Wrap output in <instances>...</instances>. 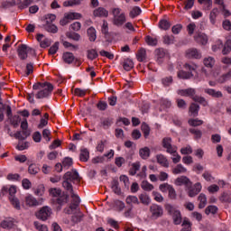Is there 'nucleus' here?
<instances>
[{
	"label": "nucleus",
	"mask_w": 231,
	"mask_h": 231,
	"mask_svg": "<svg viewBox=\"0 0 231 231\" xmlns=\"http://www.w3.org/2000/svg\"><path fill=\"white\" fill-rule=\"evenodd\" d=\"M63 182L62 186L65 190H68L71 195L72 198V203H76V205H80V198L78 197L75 192H73V185H71L72 181L73 183H80V175H79V171L77 170H72L70 171H67L63 175Z\"/></svg>",
	"instance_id": "obj_1"
},
{
	"label": "nucleus",
	"mask_w": 231,
	"mask_h": 231,
	"mask_svg": "<svg viewBox=\"0 0 231 231\" xmlns=\"http://www.w3.org/2000/svg\"><path fill=\"white\" fill-rule=\"evenodd\" d=\"M32 89L35 91L38 90V93L35 95L36 98H48V97H50L53 91V85L50 82H38L32 86Z\"/></svg>",
	"instance_id": "obj_2"
},
{
	"label": "nucleus",
	"mask_w": 231,
	"mask_h": 231,
	"mask_svg": "<svg viewBox=\"0 0 231 231\" xmlns=\"http://www.w3.org/2000/svg\"><path fill=\"white\" fill-rule=\"evenodd\" d=\"M113 24L115 26H123L125 23V13H122V9L118 7L112 8Z\"/></svg>",
	"instance_id": "obj_3"
},
{
	"label": "nucleus",
	"mask_w": 231,
	"mask_h": 231,
	"mask_svg": "<svg viewBox=\"0 0 231 231\" xmlns=\"http://www.w3.org/2000/svg\"><path fill=\"white\" fill-rule=\"evenodd\" d=\"M166 210L170 216H171L173 219V225H181V221H183V217H181V211L178 208H174L171 204L166 205Z\"/></svg>",
	"instance_id": "obj_4"
},
{
	"label": "nucleus",
	"mask_w": 231,
	"mask_h": 231,
	"mask_svg": "<svg viewBox=\"0 0 231 231\" xmlns=\"http://www.w3.org/2000/svg\"><path fill=\"white\" fill-rule=\"evenodd\" d=\"M17 53L21 60H26L28 59V53H30V55H32V57H35V55H37L33 48L29 47L26 44L19 45L17 49Z\"/></svg>",
	"instance_id": "obj_5"
},
{
	"label": "nucleus",
	"mask_w": 231,
	"mask_h": 231,
	"mask_svg": "<svg viewBox=\"0 0 231 231\" xmlns=\"http://www.w3.org/2000/svg\"><path fill=\"white\" fill-rule=\"evenodd\" d=\"M162 147L166 149V152L169 154H176L178 152V147L172 145V138L164 137L162 139Z\"/></svg>",
	"instance_id": "obj_6"
},
{
	"label": "nucleus",
	"mask_w": 231,
	"mask_h": 231,
	"mask_svg": "<svg viewBox=\"0 0 231 231\" xmlns=\"http://www.w3.org/2000/svg\"><path fill=\"white\" fill-rule=\"evenodd\" d=\"M17 192V188L15 186H11L9 188V199L14 208L16 210H21V202L19 201V199L15 198L14 195Z\"/></svg>",
	"instance_id": "obj_7"
},
{
	"label": "nucleus",
	"mask_w": 231,
	"mask_h": 231,
	"mask_svg": "<svg viewBox=\"0 0 231 231\" xmlns=\"http://www.w3.org/2000/svg\"><path fill=\"white\" fill-rule=\"evenodd\" d=\"M51 216V208L45 206L36 213V217L42 221H46Z\"/></svg>",
	"instance_id": "obj_8"
},
{
	"label": "nucleus",
	"mask_w": 231,
	"mask_h": 231,
	"mask_svg": "<svg viewBox=\"0 0 231 231\" xmlns=\"http://www.w3.org/2000/svg\"><path fill=\"white\" fill-rule=\"evenodd\" d=\"M150 212L153 219H158V217H162L163 216V208H162V206L152 204L150 207Z\"/></svg>",
	"instance_id": "obj_9"
},
{
	"label": "nucleus",
	"mask_w": 231,
	"mask_h": 231,
	"mask_svg": "<svg viewBox=\"0 0 231 231\" xmlns=\"http://www.w3.org/2000/svg\"><path fill=\"white\" fill-rule=\"evenodd\" d=\"M188 189V195L189 198H195V196H198L199 192H201V189H202V186H201V183L199 182H197L194 184V186H190L189 188H187Z\"/></svg>",
	"instance_id": "obj_10"
},
{
	"label": "nucleus",
	"mask_w": 231,
	"mask_h": 231,
	"mask_svg": "<svg viewBox=\"0 0 231 231\" xmlns=\"http://www.w3.org/2000/svg\"><path fill=\"white\" fill-rule=\"evenodd\" d=\"M175 185L181 187V185H185L186 189L192 187V181L187 176H180L175 180Z\"/></svg>",
	"instance_id": "obj_11"
},
{
	"label": "nucleus",
	"mask_w": 231,
	"mask_h": 231,
	"mask_svg": "<svg viewBox=\"0 0 231 231\" xmlns=\"http://www.w3.org/2000/svg\"><path fill=\"white\" fill-rule=\"evenodd\" d=\"M42 199H41L40 200H37V199H35L32 195H28L27 197H25V205H27V207H39V205H42Z\"/></svg>",
	"instance_id": "obj_12"
},
{
	"label": "nucleus",
	"mask_w": 231,
	"mask_h": 231,
	"mask_svg": "<svg viewBox=\"0 0 231 231\" xmlns=\"http://www.w3.org/2000/svg\"><path fill=\"white\" fill-rule=\"evenodd\" d=\"M194 41H196L198 44L205 46V44L208 42V37L207 36V34L203 32H199L198 34L194 35Z\"/></svg>",
	"instance_id": "obj_13"
},
{
	"label": "nucleus",
	"mask_w": 231,
	"mask_h": 231,
	"mask_svg": "<svg viewBox=\"0 0 231 231\" xmlns=\"http://www.w3.org/2000/svg\"><path fill=\"white\" fill-rule=\"evenodd\" d=\"M178 95H180V97H190L191 98H194L196 95V89L189 88L186 89H180L178 90Z\"/></svg>",
	"instance_id": "obj_14"
},
{
	"label": "nucleus",
	"mask_w": 231,
	"mask_h": 231,
	"mask_svg": "<svg viewBox=\"0 0 231 231\" xmlns=\"http://www.w3.org/2000/svg\"><path fill=\"white\" fill-rule=\"evenodd\" d=\"M37 41L40 42L41 48H48L51 44L50 39L45 38L44 34H37Z\"/></svg>",
	"instance_id": "obj_15"
},
{
	"label": "nucleus",
	"mask_w": 231,
	"mask_h": 231,
	"mask_svg": "<svg viewBox=\"0 0 231 231\" xmlns=\"http://www.w3.org/2000/svg\"><path fill=\"white\" fill-rule=\"evenodd\" d=\"M186 57L188 59H201V52H199V51H198V49H189L186 51Z\"/></svg>",
	"instance_id": "obj_16"
},
{
	"label": "nucleus",
	"mask_w": 231,
	"mask_h": 231,
	"mask_svg": "<svg viewBox=\"0 0 231 231\" xmlns=\"http://www.w3.org/2000/svg\"><path fill=\"white\" fill-rule=\"evenodd\" d=\"M62 60L65 64H73V62L77 60L72 52H64L62 55Z\"/></svg>",
	"instance_id": "obj_17"
},
{
	"label": "nucleus",
	"mask_w": 231,
	"mask_h": 231,
	"mask_svg": "<svg viewBox=\"0 0 231 231\" xmlns=\"http://www.w3.org/2000/svg\"><path fill=\"white\" fill-rule=\"evenodd\" d=\"M94 17H107L109 12L104 7H98L93 12Z\"/></svg>",
	"instance_id": "obj_18"
},
{
	"label": "nucleus",
	"mask_w": 231,
	"mask_h": 231,
	"mask_svg": "<svg viewBox=\"0 0 231 231\" xmlns=\"http://www.w3.org/2000/svg\"><path fill=\"white\" fill-rule=\"evenodd\" d=\"M155 57H156L157 62L159 64H162V62H163V59H165V51L163 49H156Z\"/></svg>",
	"instance_id": "obj_19"
},
{
	"label": "nucleus",
	"mask_w": 231,
	"mask_h": 231,
	"mask_svg": "<svg viewBox=\"0 0 231 231\" xmlns=\"http://www.w3.org/2000/svg\"><path fill=\"white\" fill-rule=\"evenodd\" d=\"M189 113L190 116H193V117L198 116V115L199 113V105L192 103L189 106Z\"/></svg>",
	"instance_id": "obj_20"
},
{
	"label": "nucleus",
	"mask_w": 231,
	"mask_h": 231,
	"mask_svg": "<svg viewBox=\"0 0 231 231\" xmlns=\"http://www.w3.org/2000/svg\"><path fill=\"white\" fill-rule=\"evenodd\" d=\"M157 163L162 165V167H169V161L167 160V157L163 154H158L156 155Z\"/></svg>",
	"instance_id": "obj_21"
},
{
	"label": "nucleus",
	"mask_w": 231,
	"mask_h": 231,
	"mask_svg": "<svg viewBox=\"0 0 231 231\" xmlns=\"http://www.w3.org/2000/svg\"><path fill=\"white\" fill-rule=\"evenodd\" d=\"M137 60L139 62H143L147 59V51L145 49L141 48L136 54Z\"/></svg>",
	"instance_id": "obj_22"
},
{
	"label": "nucleus",
	"mask_w": 231,
	"mask_h": 231,
	"mask_svg": "<svg viewBox=\"0 0 231 231\" xmlns=\"http://www.w3.org/2000/svg\"><path fill=\"white\" fill-rule=\"evenodd\" d=\"M204 91L208 95H210V97H214V98H222L223 97V93H221V91H216L212 88H206Z\"/></svg>",
	"instance_id": "obj_23"
},
{
	"label": "nucleus",
	"mask_w": 231,
	"mask_h": 231,
	"mask_svg": "<svg viewBox=\"0 0 231 231\" xmlns=\"http://www.w3.org/2000/svg\"><path fill=\"white\" fill-rule=\"evenodd\" d=\"M139 155L143 160H147L151 156V149L149 147H143L139 150Z\"/></svg>",
	"instance_id": "obj_24"
},
{
	"label": "nucleus",
	"mask_w": 231,
	"mask_h": 231,
	"mask_svg": "<svg viewBox=\"0 0 231 231\" xmlns=\"http://www.w3.org/2000/svg\"><path fill=\"white\" fill-rule=\"evenodd\" d=\"M87 33L90 42L97 41V30H95V27L88 28Z\"/></svg>",
	"instance_id": "obj_25"
},
{
	"label": "nucleus",
	"mask_w": 231,
	"mask_h": 231,
	"mask_svg": "<svg viewBox=\"0 0 231 231\" xmlns=\"http://www.w3.org/2000/svg\"><path fill=\"white\" fill-rule=\"evenodd\" d=\"M123 68L125 69V71H131L134 68V63L133 62V60L126 59L125 60L123 63Z\"/></svg>",
	"instance_id": "obj_26"
},
{
	"label": "nucleus",
	"mask_w": 231,
	"mask_h": 231,
	"mask_svg": "<svg viewBox=\"0 0 231 231\" xmlns=\"http://www.w3.org/2000/svg\"><path fill=\"white\" fill-rule=\"evenodd\" d=\"M21 0H6L2 3L3 8H10L11 6H15V5H19Z\"/></svg>",
	"instance_id": "obj_27"
},
{
	"label": "nucleus",
	"mask_w": 231,
	"mask_h": 231,
	"mask_svg": "<svg viewBox=\"0 0 231 231\" xmlns=\"http://www.w3.org/2000/svg\"><path fill=\"white\" fill-rule=\"evenodd\" d=\"M198 200L199 201V208H205L207 207V196L205 194L200 193Z\"/></svg>",
	"instance_id": "obj_28"
},
{
	"label": "nucleus",
	"mask_w": 231,
	"mask_h": 231,
	"mask_svg": "<svg viewBox=\"0 0 231 231\" xmlns=\"http://www.w3.org/2000/svg\"><path fill=\"white\" fill-rule=\"evenodd\" d=\"M217 15H219V9L213 8L209 14V19H210V23L212 24H216V19H217Z\"/></svg>",
	"instance_id": "obj_29"
},
{
	"label": "nucleus",
	"mask_w": 231,
	"mask_h": 231,
	"mask_svg": "<svg viewBox=\"0 0 231 231\" xmlns=\"http://www.w3.org/2000/svg\"><path fill=\"white\" fill-rule=\"evenodd\" d=\"M181 226L180 231H192V223L189 221V218H184Z\"/></svg>",
	"instance_id": "obj_30"
},
{
	"label": "nucleus",
	"mask_w": 231,
	"mask_h": 231,
	"mask_svg": "<svg viewBox=\"0 0 231 231\" xmlns=\"http://www.w3.org/2000/svg\"><path fill=\"white\" fill-rule=\"evenodd\" d=\"M79 160L80 162H88V160H89V151H88V149L86 148L81 149L80 154H79Z\"/></svg>",
	"instance_id": "obj_31"
},
{
	"label": "nucleus",
	"mask_w": 231,
	"mask_h": 231,
	"mask_svg": "<svg viewBox=\"0 0 231 231\" xmlns=\"http://www.w3.org/2000/svg\"><path fill=\"white\" fill-rule=\"evenodd\" d=\"M101 125L105 129H109V127H111V125H113V118L106 117V118L101 119Z\"/></svg>",
	"instance_id": "obj_32"
},
{
	"label": "nucleus",
	"mask_w": 231,
	"mask_h": 231,
	"mask_svg": "<svg viewBox=\"0 0 231 231\" xmlns=\"http://www.w3.org/2000/svg\"><path fill=\"white\" fill-rule=\"evenodd\" d=\"M9 120L12 126H14V128L19 127V124L21 123V116H14L9 117Z\"/></svg>",
	"instance_id": "obj_33"
},
{
	"label": "nucleus",
	"mask_w": 231,
	"mask_h": 231,
	"mask_svg": "<svg viewBox=\"0 0 231 231\" xmlns=\"http://www.w3.org/2000/svg\"><path fill=\"white\" fill-rule=\"evenodd\" d=\"M140 202L143 203V205H150L151 204V198H149V195L147 193H142L139 196Z\"/></svg>",
	"instance_id": "obj_34"
},
{
	"label": "nucleus",
	"mask_w": 231,
	"mask_h": 231,
	"mask_svg": "<svg viewBox=\"0 0 231 231\" xmlns=\"http://www.w3.org/2000/svg\"><path fill=\"white\" fill-rule=\"evenodd\" d=\"M141 130L143 133L144 138H148L149 134H151V127L146 123L142 124Z\"/></svg>",
	"instance_id": "obj_35"
},
{
	"label": "nucleus",
	"mask_w": 231,
	"mask_h": 231,
	"mask_svg": "<svg viewBox=\"0 0 231 231\" xmlns=\"http://www.w3.org/2000/svg\"><path fill=\"white\" fill-rule=\"evenodd\" d=\"M204 66L206 68H214V65L216 64V60L212 57L205 58L203 60Z\"/></svg>",
	"instance_id": "obj_36"
},
{
	"label": "nucleus",
	"mask_w": 231,
	"mask_h": 231,
	"mask_svg": "<svg viewBox=\"0 0 231 231\" xmlns=\"http://www.w3.org/2000/svg\"><path fill=\"white\" fill-rule=\"evenodd\" d=\"M185 172H187V169L181 164H178L175 168L172 169L173 174H185Z\"/></svg>",
	"instance_id": "obj_37"
},
{
	"label": "nucleus",
	"mask_w": 231,
	"mask_h": 231,
	"mask_svg": "<svg viewBox=\"0 0 231 231\" xmlns=\"http://www.w3.org/2000/svg\"><path fill=\"white\" fill-rule=\"evenodd\" d=\"M126 205H140V201L138 200V197L136 196H128L125 199Z\"/></svg>",
	"instance_id": "obj_38"
},
{
	"label": "nucleus",
	"mask_w": 231,
	"mask_h": 231,
	"mask_svg": "<svg viewBox=\"0 0 231 231\" xmlns=\"http://www.w3.org/2000/svg\"><path fill=\"white\" fill-rule=\"evenodd\" d=\"M145 42L148 44V46H157L158 39L148 35L145 37Z\"/></svg>",
	"instance_id": "obj_39"
},
{
	"label": "nucleus",
	"mask_w": 231,
	"mask_h": 231,
	"mask_svg": "<svg viewBox=\"0 0 231 231\" xmlns=\"http://www.w3.org/2000/svg\"><path fill=\"white\" fill-rule=\"evenodd\" d=\"M171 22L165 19H162L159 22V28H161V30H169V28H171Z\"/></svg>",
	"instance_id": "obj_40"
},
{
	"label": "nucleus",
	"mask_w": 231,
	"mask_h": 231,
	"mask_svg": "<svg viewBox=\"0 0 231 231\" xmlns=\"http://www.w3.org/2000/svg\"><path fill=\"white\" fill-rule=\"evenodd\" d=\"M138 171H140V162H137L132 164V168L129 170L130 176H134Z\"/></svg>",
	"instance_id": "obj_41"
},
{
	"label": "nucleus",
	"mask_w": 231,
	"mask_h": 231,
	"mask_svg": "<svg viewBox=\"0 0 231 231\" xmlns=\"http://www.w3.org/2000/svg\"><path fill=\"white\" fill-rule=\"evenodd\" d=\"M178 77L179 79H191V77H193L192 72H187L185 70H180L178 72Z\"/></svg>",
	"instance_id": "obj_42"
},
{
	"label": "nucleus",
	"mask_w": 231,
	"mask_h": 231,
	"mask_svg": "<svg viewBox=\"0 0 231 231\" xmlns=\"http://www.w3.org/2000/svg\"><path fill=\"white\" fill-rule=\"evenodd\" d=\"M44 29L46 32H50L51 33H57V32H59V29L56 27V25L51 23H46L44 25Z\"/></svg>",
	"instance_id": "obj_43"
},
{
	"label": "nucleus",
	"mask_w": 231,
	"mask_h": 231,
	"mask_svg": "<svg viewBox=\"0 0 231 231\" xmlns=\"http://www.w3.org/2000/svg\"><path fill=\"white\" fill-rule=\"evenodd\" d=\"M66 37H68V39H72V41H76V42L80 41V34L77 32H66Z\"/></svg>",
	"instance_id": "obj_44"
},
{
	"label": "nucleus",
	"mask_w": 231,
	"mask_h": 231,
	"mask_svg": "<svg viewBox=\"0 0 231 231\" xmlns=\"http://www.w3.org/2000/svg\"><path fill=\"white\" fill-rule=\"evenodd\" d=\"M87 53L88 59H89V60H95V59L98 57V52L95 49L87 51Z\"/></svg>",
	"instance_id": "obj_45"
},
{
	"label": "nucleus",
	"mask_w": 231,
	"mask_h": 231,
	"mask_svg": "<svg viewBox=\"0 0 231 231\" xmlns=\"http://www.w3.org/2000/svg\"><path fill=\"white\" fill-rule=\"evenodd\" d=\"M231 79V69L224 75H222L219 79H218V82L220 84H224V82H226V80H230Z\"/></svg>",
	"instance_id": "obj_46"
},
{
	"label": "nucleus",
	"mask_w": 231,
	"mask_h": 231,
	"mask_svg": "<svg viewBox=\"0 0 231 231\" xmlns=\"http://www.w3.org/2000/svg\"><path fill=\"white\" fill-rule=\"evenodd\" d=\"M118 180H114L112 181V190L113 192H115V194H121L122 189H120V187L118 186Z\"/></svg>",
	"instance_id": "obj_47"
},
{
	"label": "nucleus",
	"mask_w": 231,
	"mask_h": 231,
	"mask_svg": "<svg viewBox=\"0 0 231 231\" xmlns=\"http://www.w3.org/2000/svg\"><path fill=\"white\" fill-rule=\"evenodd\" d=\"M140 14H142V9H140L138 6H134L130 12V17L134 19V17H138Z\"/></svg>",
	"instance_id": "obj_48"
},
{
	"label": "nucleus",
	"mask_w": 231,
	"mask_h": 231,
	"mask_svg": "<svg viewBox=\"0 0 231 231\" xmlns=\"http://www.w3.org/2000/svg\"><path fill=\"white\" fill-rule=\"evenodd\" d=\"M199 5H204V10H209L212 8V0H198Z\"/></svg>",
	"instance_id": "obj_49"
},
{
	"label": "nucleus",
	"mask_w": 231,
	"mask_h": 231,
	"mask_svg": "<svg viewBox=\"0 0 231 231\" xmlns=\"http://www.w3.org/2000/svg\"><path fill=\"white\" fill-rule=\"evenodd\" d=\"M80 3H82V0H68L63 3V6H76L80 5Z\"/></svg>",
	"instance_id": "obj_50"
},
{
	"label": "nucleus",
	"mask_w": 231,
	"mask_h": 231,
	"mask_svg": "<svg viewBox=\"0 0 231 231\" xmlns=\"http://www.w3.org/2000/svg\"><path fill=\"white\" fill-rule=\"evenodd\" d=\"M188 124L191 125V127H198L199 125H203V120L199 119H189Z\"/></svg>",
	"instance_id": "obj_51"
},
{
	"label": "nucleus",
	"mask_w": 231,
	"mask_h": 231,
	"mask_svg": "<svg viewBox=\"0 0 231 231\" xmlns=\"http://www.w3.org/2000/svg\"><path fill=\"white\" fill-rule=\"evenodd\" d=\"M189 131L191 134H194L196 140H199V138H201V136H203V133L199 129L190 128Z\"/></svg>",
	"instance_id": "obj_52"
},
{
	"label": "nucleus",
	"mask_w": 231,
	"mask_h": 231,
	"mask_svg": "<svg viewBox=\"0 0 231 231\" xmlns=\"http://www.w3.org/2000/svg\"><path fill=\"white\" fill-rule=\"evenodd\" d=\"M39 171H41V169H39V166H37V164H31L28 168L29 174H38Z\"/></svg>",
	"instance_id": "obj_53"
},
{
	"label": "nucleus",
	"mask_w": 231,
	"mask_h": 231,
	"mask_svg": "<svg viewBox=\"0 0 231 231\" xmlns=\"http://www.w3.org/2000/svg\"><path fill=\"white\" fill-rule=\"evenodd\" d=\"M162 86H164V88H169V86L172 84V77L169 76V77L162 78Z\"/></svg>",
	"instance_id": "obj_54"
},
{
	"label": "nucleus",
	"mask_w": 231,
	"mask_h": 231,
	"mask_svg": "<svg viewBox=\"0 0 231 231\" xmlns=\"http://www.w3.org/2000/svg\"><path fill=\"white\" fill-rule=\"evenodd\" d=\"M2 228H13L14 227V221L10 219H6L2 221L1 223Z\"/></svg>",
	"instance_id": "obj_55"
},
{
	"label": "nucleus",
	"mask_w": 231,
	"mask_h": 231,
	"mask_svg": "<svg viewBox=\"0 0 231 231\" xmlns=\"http://www.w3.org/2000/svg\"><path fill=\"white\" fill-rule=\"evenodd\" d=\"M205 214H207V216H208L209 214H217V207L208 206L205 209Z\"/></svg>",
	"instance_id": "obj_56"
},
{
	"label": "nucleus",
	"mask_w": 231,
	"mask_h": 231,
	"mask_svg": "<svg viewBox=\"0 0 231 231\" xmlns=\"http://www.w3.org/2000/svg\"><path fill=\"white\" fill-rule=\"evenodd\" d=\"M49 192L53 198H60V194H62V191L57 188L51 189Z\"/></svg>",
	"instance_id": "obj_57"
},
{
	"label": "nucleus",
	"mask_w": 231,
	"mask_h": 231,
	"mask_svg": "<svg viewBox=\"0 0 231 231\" xmlns=\"http://www.w3.org/2000/svg\"><path fill=\"white\" fill-rule=\"evenodd\" d=\"M62 165L64 168L69 169L73 165V159L66 157L62 162Z\"/></svg>",
	"instance_id": "obj_58"
},
{
	"label": "nucleus",
	"mask_w": 231,
	"mask_h": 231,
	"mask_svg": "<svg viewBox=\"0 0 231 231\" xmlns=\"http://www.w3.org/2000/svg\"><path fill=\"white\" fill-rule=\"evenodd\" d=\"M172 185L169 183H162L159 186V189L161 192H169V189H171Z\"/></svg>",
	"instance_id": "obj_59"
},
{
	"label": "nucleus",
	"mask_w": 231,
	"mask_h": 231,
	"mask_svg": "<svg viewBox=\"0 0 231 231\" xmlns=\"http://www.w3.org/2000/svg\"><path fill=\"white\" fill-rule=\"evenodd\" d=\"M231 51V44L230 42H226L223 50H222V53L223 55H228V53H230Z\"/></svg>",
	"instance_id": "obj_60"
},
{
	"label": "nucleus",
	"mask_w": 231,
	"mask_h": 231,
	"mask_svg": "<svg viewBox=\"0 0 231 231\" xmlns=\"http://www.w3.org/2000/svg\"><path fill=\"white\" fill-rule=\"evenodd\" d=\"M194 1L195 0H184L183 1L184 10H190L192 6H194Z\"/></svg>",
	"instance_id": "obj_61"
},
{
	"label": "nucleus",
	"mask_w": 231,
	"mask_h": 231,
	"mask_svg": "<svg viewBox=\"0 0 231 231\" xmlns=\"http://www.w3.org/2000/svg\"><path fill=\"white\" fill-rule=\"evenodd\" d=\"M141 187L143 190H152V189H154V186H152V184L145 180L142 182Z\"/></svg>",
	"instance_id": "obj_62"
},
{
	"label": "nucleus",
	"mask_w": 231,
	"mask_h": 231,
	"mask_svg": "<svg viewBox=\"0 0 231 231\" xmlns=\"http://www.w3.org/2000/svg\"><path fill=\"white\" fill-rule=\"evenodd\" d=\"M34 226H35L36 230L48 231V226L46 225H42L39 222H34Z\"/></svg>",
	"instance_id": "obj_63"
},
{
	"label": "nucleus",
	"mask_w": 231,
	"mask_h": 231,
	"mask_svg": "<svg viewBox=\"0 0 231 231\" xmlns=\"http://www.w3.org/2000/svg\"><path fill=\"white\" fill-rule=\"evenodd\" d=\"M164 44H173L174 43V37L172 35H165L163 37Z\"/></svg>",
	"instance_id": "obj_64"
}]
</instances>
